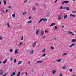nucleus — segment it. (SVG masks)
<instances>
[{
    "label": "nucleus",
    "mask_w": 76,
    "mask_h": 76,
    "mask_svg": "<svg viewBox=\"0 0 76 76\" xmlns=\"http://www.w3.org/2000/svg\"><path fill=\"white\" fill-rule=\"evenodd\" d=\"M61 61V59H59L56 60V61L57 62H60V61Z\"/></svg>",
    "instance_id": "obj_24"
},
{
    "label": "nucleus",
    "mask_w": 76,
    "mask_h": 76,
    "mask_svg": "<svg viewBox=\"0 0 76 76\" xmlns=\"http://www.w3.org/2000/svg\"><path fill=\"white\" fill-rule=\"evenodd\" d=\"M22 63V61H19L18 62V63H17V65H19L20 64H21Z\"/></svg>",
    "instance_id": "obj_4"
},
{
    "label": "nucleus",
    "mask_w": 76,
    "mask_h": 76,
    "mask_svg": "<svg viewBox=\"0 0 76 76\" xmlns=\"http://www.w3.org/2000/svg\"><path fill=\"white\" fill-rule=\"evenodd\" d=\"M7 61V59H5V60L4 61H3V63H4V64H5V63H6Z\"/></svg>",
    "instance_id": "obj_6"
},
{
    "label": "nucleus",
    "mask_w": 76,
    "mask_h": 76,
    "mask_svg": "<svg viewBox=\"0 0 76 76\" xmlns=\"http://www.w3.org/2000/svg\"><path fill=\"white\" fill-rule=\"evenodd\" d=\"M72 76H75V75H73Z\"/></svg>",
    "instance_id": "obj_64"
},
{
    "label": "nucleus",
    "mask_w": 76,
    "mask_h": 76,
    "mask_svg": "<svg viewBox=\"0 0 76 76\" xmlns=\"http://www.w3.org/2000/svg\"><path fill=\"white\" fill-rule=\"evenodd\" d=\"M36 6H38V4H36Z\"/></svg>",
    "instance_id": "obj_60"
},
{
    "label": "nucleus",
    "mask_w": 76,
    "mask_h": 76,
    "mask_svg": "<svg viewBox=\"0 0 76 76\" xmlns=\"http://www.w3.org/2000/svg\"><path fill=\"white\" fill-rule=\"evenodd\" d=\"M22 38L21 39V40H23V36H22Z\"/></svg>",
    "instance_id": "obj_32"
},
{
    "label": "nucleus",
    "mask_w": 76,
    "mask_h": 76,
    "mask_svg": "<svg viewBox=\"0 0 76 76\" xmlns=\"http://www.w3.org/2000/svg\"><path fill=\"white\" fill-rule=\"evenodd\" d=\"M31 22H32V20H31L28 22V23H31Z\"/></svg>",
    "instance_id": "obj_28"
},
{
    "label": "nucleus",
    "mask_w": 76,
    "mask_h": 76,
    "mask_svg": "<svg viewBox=\"0 0 76 76\" xmlns=\"http://www.w3.org/2000/svg\"><path fill=\"white\" fill-rule=\"evenodd\" d=\"M42 20H43V18H42L39 21V22L38 23V24H39V23L40 22H42Z\"/></svg>",
    "instance_id": "obj_19"
},
{
    "label": "nucleus",
    "mask_w": 76,
    "mask_h": 76,
    "mask_svg": "<svg viewBox=\"0 0 76 76\" xmlns=\"http://www.w3.org/2000/svg\"><path fill=\"white\" fill-rule=\"evenodd\" d=\"M28 19H31V16H30V17L28 18Z\"/></svg>",
    "instance_id": "obj_57"
},
{
    "label": "nucleus",
    "mask_w": 76,
    "mask_h": 76,
    "mask_svg": "<svg viewBox=\"0 0 76 76\" xmlns=\"http://www.w3.org/2000/svg\"><path fill=\"white\" fill-rule=\"evenodd\" d=\"M74 45H75V44L73 43L69 46V48H71L72 47H73V46H74Z\"/></svg>",
    "instance_id": "obj_5"
},
{
    "label": "nucleus",
    "mask_w": 76,
    "mask_h": 76,
    "mask_svg": "<svg viewBox=\"0 0 76 76\" xmlns=\"http://www.w3.org/2000/svg\"><path fill=\"white\" fill-rule=\"evenodd\" d=\"M66 54H67V53H63L62 54V56H64V55H66Z\"/></svg>",
    "instance_id": "obj_33"
},
{
    "label": "nucleus",
    "mask_w": 76,
    "mask_h": 76,
    "mask_svg": "<svg viewBox=\"0 0 76 76\" xmlns=\"http://www.w3.org/2000/svg\"><path fill=\"white\" fill-rule=\"evenodd\" d=\"M25 74H26V75H28V73H27V72H26Z\"/></svg>",
    "instance_id": "obj_58"
},
{
    "label": "nucleus",
    "mask_w": 76,
    "mask_h": 76,
    "mask_svg": "<svg viewBox=\"0 0 76 76\" xmlns=\"http://www.w3.org/2000/svg\"><path fill=\"white\" fill-rule=\"evenodd\" d=\"M8 8H9V9H10L11 8V6H9L8 7Z\"/></svg>",
    "instance_id": "obj_48"
},
{
    "label": "nucleus",
    "mask_w": 76,
    "mask_h": 76,
    "mask_svg": "<svg viewBox=\"0 0 76 76\" xmlns=\"http://www.w3.org/2000/svg\"><path fill=\"white\" fill-rule=\"evenodd\" d=\"M10 51L11 53H12L13 51V49H11L10 50Z\"/></svg>",
    "instance_id": "obj_21"
},
{
    "label": "nucleus",
    "mask_w": 76,
    "mask_h": 76,
    "mask_svg": "<svg viewBox=\"0 0 76 76\" xmlns=\"http://www.w3.org/2000/svg\"><path fill=\"white\" fill-rule=\"evenodd\" d=\"M52 73H53V74H54L55 73H56V70H53L52 71Z\"/></svg>",
    "instance_id": "obj_13"
},
{
    "label": "nucleus",
    "mask_w": 76,
    "mask_h": 76,
    "mask_svg": "<svg viewBox=\"0 0 76 76\" xmlns=\"http://www.w3.org/2000/svg\"><path fill=\"white\" fill-rule=\"evenodd\" d=\"M66 9V7H63V9Z\"/></svg>",
    "instance_id": "obj_56"
},
{
    "label": "nucleus",
    "mask_w": 76,
    "mask_h": 76,
    "mask_svg": "<svg viewBox=\"0 0 76 76\" xmlns=\"http://www.w3.org/2000/svg\"><path fill=\"white\" fill-rule=\"evenodd\" d=\"M43 22H45V21L47 22V19L46 18L43 19Z\"/></svg>",
    "instance_id": "obj_11"
},
{
    "label": "nucleus",
    "mask_w": 76,
    "mask_h": 76,
    "mask_svg": "<svg viewBox=\"0 0 76 76\" xmlns=\"http://www.w3.org/2000/svg\"><path fill=\"white\" fill-rule=\"evenodd\" d=\"M57 0H56L55 1V3H57Z\"/></svg>",
    "instance_id": "obj_46"
},
{
    "label": "nucleus",
    "mask_w": 76,
    "mask_h": 76,
    "mask_svg": "<svg viewBox=\"0 0 76 76\" xmlns=\"http://www.w3.org/2000/svg\"><path fill=\"white\" fill-rule=\"evenodd\" d=\"M69 1H64V2H63L61 4H64V3H65L66 4L67 3H69Z\"/></svg>",
    "instance_id": "obj_1"
},
{
    "label": "nucleus",
    "mask_w": 76,
    "mask_h": 76,
    "mask_svg": "<svg viewBox=\"0 0 76 76\" xmlns=\"http://www.w3.org/2000/svg\"><path fill=\"white\" fill-rule=\"evenodd\" d=\"M7 25L8 27H10V24H9V23H7Z\"/></svg>",
    "instance_id": "obj_30"
},
{
    "label": "nucleus",
    "mask_w": 76,
    "mask_h": 76,
    "mask_svg": "<svg viewBox=\"0 0 76 76\" xmlns=\"http://www.w3.org/2000/svg\"><path fill=\"white\" fill-rule=\"evenodd\" d=\"M41 35H44V31H42L41 33Z\"/></svg>",
    "instance_id": "obj_18"
},
{
    "label": "nucleus",
    "mask_w": 76,
    "mask_h": 76,
    "mask_svg": "<svg viewBox=\"0 0 76 76\" xmlns=\"http://www.w3.org/2000/svg\"><path fill=\"white\" fill-rule=\"evenodd\" d=\"M65 68H66L65 66H62V69H63L64 70L65 69Z\"/></svg>",
    "instance_id": "obj_25"
},
{
    "label": "nucleus",
    "mask_w": 76,
    "mask_h": 76,
    "mask_svg": "<svg viewBox=\"0 0 76 76\" xmlns=\"http://www.w3.org/2000/svg\"><path fill=\"white\" fill-rule=\"evenodd\" d=\"M34 69H32V72H33V73H34Z\"/></svg>",
    "instance_id": "obj_52"
},
{
    "label": "nucleus",
    "mask_w": 76,
    "mask_h": 76,
    "mask_svg": "<svg viewBox=\"0 0 76 76\" xmlns=\"http://www.w3.org/2000/svg\"><path fill=\"white\" fill-rule=\"evenodd\" d=\"M39 29L37 31H36V35H38V33L39 32H40V31H39Z\"/></svg>",
    "instance_id": "obj_3"
},
{
    "label": "nucleus",
    "mask_w": 76,
    "mask_h": 76,
    "mask_svg": "<svg viewBox=\"0 0 76 76\" xmlns=\"http://www.w3.org/2000/svg\"><path fill=\"white\" fill-rule=\"evenodd\" d=\"M4 3L5 6H6V0L4 1Z\"/></svg>",
    "instance_id": "obj_12"
},
{
    "label": "nucleus",
    "mask_w": 76,
    "mask_h": 76,
    "mask_svg": "<svg viewBox=\"0 0 76 76\" xmlns=\"http://www.w3.org/2000/svg\"><path fill=\"white\" fill-rule=\"evenodd\" d=\"M7 12H8V10H6L5 11V13H7Z\"/></svg>",
    "instance_id": "obj_49"
},
{
    "label": "nucleus",
    "mask_w": 76,
    "mask_h": 76,
    "mask_svg": "<svg viewBox=\"0 0 76 76\" xmlns=\"http://www.w3.org/2000/svg\"><path fill=\"white\" fill-rule=\"evenodd\" d=\"M12 16L13 18H15V17L16 16V15H15V14H12Z\"/></svg>",
    "instance_id": "obj_23"
},
{
    "label": "nucleus",
    "mask_w": 76,
    "mask_h": 76,
    "mask_svg": "<svg viewBox=\"0 0 76 76\" xmlns=\"http://www.w3.org/2000/svg\"><path fill=\"white\" fill-rule=\"evenodd\" d=\"M58 19L59 20H61V19H62V17L60 15L58 17Z\"/></svg>",
    "instance_id": "obj_7"
},
{
    "label": "nucleus",
    "mask_w": 76,
    "mask_h": 76,
    "mask_svg": "<svg viewBox=\"0 0 76 76\" xmlns=\"http://www.w3.org/2000/svg\"><path fill=\"white\" fill-rule=\"evenodd\" d=\"M25 14H26V12H24L23 13V15H25Z\"/></svg>",
    "instance_id": "obj_29"
},
{
    "label": "nucleus",
    "mask_w": 76,
    "mask_h": 76,
    "mask_svg": "<svg viewBox=\"0 0 76 76\" xmlns=\"http://www.w3.org/2000/svg\"><path fill=\"white\" fill-rule=\"evenodd\" d=\"M6 75H7V73H6L5 74H4L2 76H6Z\"/></svg>",
    "instance_id": "obj_38"
},
{
    "label": "nucleus",
    "mask_w": 76,
    "mask_h": 76,
    "mask_svg": "<svg viewBox=\"0 0 76 76\" xmlns=\"http://www.w3.org/2000/svg\"><path fill=\"white\" fill-rule=\"evenodd\" d=\"M72 13H76V11H72Z\"/></svg>",
    "instance_id": "obj_35"
},
{
    "label": "nucleus",
    "mask_w": 76,
    "mask_h": 76,
    "mask_svg": "<svg viewBox=\"0 0 76 76\" xmlns=\"http://www.w3.org/2000/svg\"><path fill=\"white\" fill-rule=\"evenodd\" d=\"M60 8L61 10H63V6H62Z\"/></svg>",
    "instance_id": "obj_40"
},
{
    "label": "nucleus",
    "mask_w": 76,
    "mask_h": 76,
    "mask_svg": "<svg viewBox=\"0 0 76 76\" xmlns=\"http://www.w3.org/2000/svg\"><path fill=\"white\" fill-rule=\"evenodd\" d=\"M27 2V0H26V1H24V3H25V2Z\"/></svg>",
    "instance_id": "obj_53"
},
{
    "label": "nucleus",
    "mask_w": 76,
    "mask_h": 76,
    "mask_svg": "<svg viewBox=\"0 0 76 76\" xmlns=\"http://www.w3.org/2000/svg\"><path fill=\"white\" fill-rule=\"evenodd\" d=\"M76 40L75 39H73L72 40V42H75Z\"/></svg>",
    "instance_id": "obj_26"
},
{
    "label": "nucleus",
    "mask_w": 76,
    "mask_h": 76,
    "mask_svg": "<svg viewBox=\"0 0 76 76\" xmlns=\"http://www.w3.org/2000/svg\"><path fill=\"white\" fill-rule=\"evenodd\" d=\"M45 55H46V54H44L42 56V57H44V56H45Z\"/></svg>",
    "instance_id": "obj_37"
},
{
    "label": "nucleus",
    "mask_w": 76,
    "mask_h": 76,
    "mask_svg": "<svg viewBox=\"0 0 76 76\" xmlns=\"http://www.w3.org/2000/svg\"><path fill=\"white\" fill-rule=\"evenodd\" d=\"M70 16L71 17L73 16V17H74V18H75V15L73 14H70Z\"/></svg>",
    "instance_id": "obj_15"
},
{
    "label": "nucleus",
    "mask_w": 76,
    "mask_h": 76,
    "mask_svg": "<svg viewBox=\"0 0 76 76\" xmlns=\"http://www.w3.org/2000/svg\"><path fill=\"white\" fill-rule=\"evenodd\" d=\"M66 10H70V9L68 7H66Z\"/></svg>",
    "instance_id": "obj_10"
},
{
    "label": "nucleus",
    "mask_w": 76,
    "mask_h": 76,
    "mask_svg": "<svg viewBox=\"0 0 76 76\" xmlns=\"http://www.w3.org/2000/svg\"><path fill=\"white\" fill-rule=\"evenodd\" d=\"M45 33H47V31L45 30Z\"/></svg>",
    "instance_id": "obj_50"
},
{
    "label": "nucleus",
    "mask_w": 76,
    "mask_h": 76,
    "mask_svg": "<svg viewBox=\"0 0 76 76\" xmlns=\"http://www.w3.org/2000/svg\"><path fill=\"white\" fill-rule=\"evenodd\" d=\"M64 19H66V18H67V15H65L64 16Z\"/></svg>",
    "instance_id": "obj_8"
},
{
    "label": "nucleus",
    "mask_w": 76,
    "mask_h": 76,
    "mask_svg": "<svg viewBox=\"0 0 76 76\" xmlns=\"http://www.w3.org/2000/svg\"><path fill=\"white\" fill-rule=\"evenodd\" d=\"M15 54H18V52H17V50H15Z\"/></svg>",
    "instance_id": "obj_20"
},
{
    "label": "nucleus",
    "mask_w": 76,
    "mask_h": 76,
    "mask_svg": "<svg viewBox=\"0 0 76 76\" xmlns=\"http://www.w3.org/2000/svg\"><path fill=\"white\" fill-rule=\"evenodd\" d=\"M15 74H16V72H14L13 73H12L11 75H12V76H15Z\"/></svg>",
    "instance_id": "obj_17"
},
{
    "label": "nucleus",
    "mask_w": 76,
    "mask_h": 76,
    "mask_svg": "<svg viewBox=\"0 0 76 76\" xmlns=\"http://www.w3.org/2000/svg\"><path fill=\"white\" fill-rule=\"evenodd\" d=\"M1 4V2L0 1V4Z\"/></svg>",
    "instance_id": "obj_61"
},
{
    "label": "nucleus",
    "mask_w": 76,
    "mask_h": 76,
    "mask_svg": "<svg viewBox=\"0 0 76 76\" xmlns=\"http://www.w3.org/2000/svg\"><path fill=\"white\" fill-rule=\"evenodd\" d=\"M56 25V24H55V23H52L50 25V26H54V25Z\"/></svg>",
    "instance_id": "obj_22"
},
{
    "label": "nucleus",
    "mask_w": 76,
    "mask_h": 76,
    "mask_svg": "<svg viewBox=\"0 0 76 76\" xmlns=\"http://www.w3.org/2000/svg\"><path fill=\"white\" fill-rule=\"evenodd\" d=\"M33 10L34 11V10H35V9L34 8H33Z\"/></svg>",
    "instance_id": "obj_55"
},
{
    "label": "nucleus",
    "mask_w": 76,
    "mask_h": 76,
    "mask_svg": "<svg viewBox=\"0 0 76 76\" xmlns=\"http://www.w3.org/2000/svg\"><path fill=\"white\" fill-rule=\"evenodd\" d=\"M47 16H50V15H49V14H48V15H47Z\"/></svg>",
    "instance_id": "obj_59"
},
{
    "label": "nucleus",
    "mask_w": 76,
    "mask_h": 76,
    "mask_svg": "<svg viewBox=\"0 0 76 76\" xmlns=\"http://www.w3.org/2000/svg\"><path fill=\"white\" fill-rule=\"evenodd\" d=\"M20 72H18L17 74V76H20Z\"/></svg>",
    "instance_id": "obj_16"
},
{
    "label": "nucleus",
    "mask_w": 76,
    "mask_h": 76,
    "mask_svg": "<svg viewBox=\"0 0 76 76\" xmlns=\"http://www.w3.org/2000/svg\"><path fill=\"white\" fill-rule=\"evenodd\" d=\"M2 38L0 36V40H2Z\"/></svg>",
    "instance_id": "obj_41"
},
{
    "label": "nucleus",
    "mask_w": 76,
    "mask_h": 76,
    "mask_svg": "<svg viewBox=\"0 0 76 76\" xmlns=\"http://www.w3.org/2000/svg\"><path fill=\"white\" fill-rule=\"evenodd\" d=\"M37 63H42V61H37Z\"/></svg>",
    "instance_id": "obj_9"
},
{
    "label": "nucleus",
    "mask_w": 76,
    "mask_h": 76,
    "mask_svg": "<svg viewBox=\"0 0 76 76\" xmlns=\"http://www.w3.org/2000/svg\"><path fill=\"white\" fill-rule=\"evenodd\" d=\"M46 49H44L42 51V52H44L45 51Z\"/></svg>",
    "instance_id": "obj_44"
},
{
    "label": "nucleus",
    "mask_w": 76,
    "mask_h": 76,
    "mask_svg": "<svg viewBox=\"0 0 76 76\" xmlns=\"http://www.w3.org/2000/svg\"><path fill=\"white\" fill-rule=\"evenodd\" d=\"M33 44H34V45H36V43L34 42V43H33Z\"/></svg>",
    "instance_id": "obj_51"
},
{
    "label": "nucleus",
    "mask_w": 76,
    "mask_h": 76,
    "mask_svg": "<svg viewBox=\"0 0 76 76\" xmlns=\"http://www.w3.org/2000/svg\"><path fill=\"white\" fill-rule=\"evenodd\" d=\"M62 74L61 73L59 74V76H62Z\"/></svg>",
    "instance_id": "obj_43"
},
{
    "label": "nucleus",
    "mask_w": 76,
    "mask_h": 76,
    "mask_svg": "<svg viewBox=\"0 0 76 76\" xmlns=\"http://www.w3.org/2000/svg\"><path fill=\"white\" fill-rule=\"evenodd\" d=\"M10 61H13V58H10Z\"/></svg>",
    "instance_id": "obj_47"
},
{
    "label": "nucleus",
    "mask_w": 76,
    "mask_h": 76,
    "mask_svg": "<svg viewBox=\"0 0 76 76\" xmlns=\"http://www.w3.org/2000/svg\"><path fill=\"white\" fill-rule=\"evenodd\" d=\"M45 36H44L43 37V39H45Z\"/></svg>",
    "instance_id": "obj_45"
},
{
    "label": "nucleus",
    "mask_w": 76,
    "mask_h": 76,
    "mask_svg": "<svg viewBox=\"0 0 76 76\" xmlns=\"http://www.w3.org/2000/svg\"><path fill=\"white\" fill-rule=\"evenodd\" d=\"M68 33L69 35H74V34H73V33L72 32H70V31H68Z\"/></svg>",
    "instance_id": "obj_2"
},
{
    "label": "nucleus",
    "mask_w": 76,
    "mask_h": 76,
    "mask_svg": "<svg viewBox=\"0 0 76 76\" xmlns=\"http://www.w3.org/2000/svg\"><path fill=\"white\" fill-rule=\"evenodd\" d=\"M55 29H57V27L55 26Z\"/></svg>",
    "instance_id": "obj_42"
},
{
    "label": "nucleus",
    "mask_w": 76,
    "mask_h": 76,
    "mask_svg": "<svg viewBox=\"0 0 76 76\" xmlns=\"http://www.w3.org/2000/svg\"><path fill=\"white\" fill-rule=\"evenodd\" d=\"M3 70H0V75H1V74H3Z\"/></svg>",
    "instance_id": "obj_14"
},
{
    "label": "nucleus",
    "mask_w": 76,
    "mask_h": 76,
    "mask_svg": "<svg viewBox=\"0 0 76 76\" xmlns=\"http://www.w3.org/2000/svg\"><path fill=\"white\" fill-rule=\"evenodd\" d=\"M28 64H30V62H28Z\"/></svg>",
    "instance_id": "obj_63"
},
{
    "label": "nucleus",
    "mask_w": 76,
    "mask_h": 76,
    "mask_svg": "<svg viewBox=\"0 0 76 76\" xmlns=\"http://www.w3.org/2000/svg\"><path fill=\"white\" fill-rule=\"evenodd\" d=\"M22 43L21 42H20V45H19V46H20L22 45Z\"/></svg>",
    "instance_id": "obj_36"
},
{
    "label": "nucleus",
    "mask_w": 76,
    "mask_h": 76,
    "mask_svg": "<svg viewBox=\"0 0 76 76\" xmlns=\"http://www.w3.org/2000/svg\"><path fill=\"white\" fill-rule=\"evenodd\" d=\"M34 52V51L33 50H32V51L30 53V54H33V52Z\"/></svg>",
    "instance_id": "obj_27"
},
{
    "label": "nucleus",
    "mask_w": 76,
    "mask_h": 76,
    "mask_svg": "<svg viewBox=\"0 0 76 76\" xmlns=\"http://www.w3.org/2000/svg\"><path fill=\"white\" fill-rule=\"evenodd\" d=\"M64 26H62V28H63V27H64Z\"/></svg>",
    "instance_id": "obj_54"
},
{
    "label": "nucleus",
    "mask_w": 76,
    "mask_h": 76,
    "mask_svg": "<svg viewBox=\"0 0 76 76\" xmlns=\"http://www.w3.org/2000/svg\"><path fill=\"white\" fill-rule=\"evenodd\" d=\"M69 71H70V72H72V71H73V69H69Z\"/></svg>",
    "instance_id": "obj_34"
},
{
    "label": "nucleus",
    "mask_w": 76,
    "mask_h": 76,
    "mask_svg": "<svg viewBox=\"0 0 76 76\" xmlns=\"http://www.w3.org/2000/svg\"><path fill=\"white\" fill-rule=\"evenodd\" d=\"M33 28H35V26H34V27H33Z\"/></svg>",
    "instance_id": "obj_62"
},
{
    "label": "nucleus",
    "mask_w": 76,
    "mask_h": 76,
    "mask_svg": "<svg viewBox=\"0 0 76 76\" xmlns=\"http://www.w3.org/2000/svg\"><path fill=\"white\" fill-rule=\"evenodd\" d=\"M16 59H14V63H16Z\"/></svg>",
    "instance_id": "obj_39"
},
{
    "label": "nucleus",
    "mask_w": 76,
    "mask_h": 76,
    "mask_svg": "<svg viewBox=\"0 0 76 76\" xmlns=\"http://www.w3.org/2000/svg\"><path fill=\"white\" fill-rule=\"evenodd\" d=\"M51 49H52V50H54V47H53V46H51Z\"/></svg>",
    "instance_id": "obj_31"
}]
</instances>
